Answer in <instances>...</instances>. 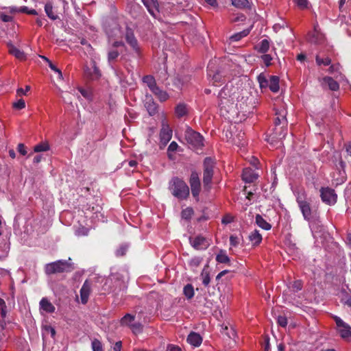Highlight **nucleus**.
I'll use <instances>...</instances> for the list:
<instances>
[{"label":"nucleus","mask_w":351,"mask_h":351,"mask_svg":"<svg viewBox=\"0 0 351 351\" xmlns=\"http://www.w3.org/2000/svg\"><path fill=\"white\" fill-rule=\"evenodd\" d=\"M248 93L239 90L232 84H226L219 93V106L221 111L224 110L227 113L235 112V109L246 112Z\"/></svg>","instance_id":"nucleus-1"},{"label":"nucleus","mask_w":351,"mask_h":351,"mask_svg":"<svg viewBox=\"0 0 351 351\" xmlns=\"http://www.w3.org/2000/svg\"><path fill=\"white\" fill-rule=\"evenodd\" d=\"M169 189L175 197L180 200L187 199L190 193L188 185L178 177H173L169 181Z\"/></svg>","instance_id":"nucleus-2"},{"label":"nucleus","mask_w":351,"mask_h":351,"mask_svg":"<svg viewBox=\"0 0 351 351\" xmlns=\"http://www.w3.org/2000/svg\"><path fill=\"white\" fill-rule=\"evenodd\" d=\"M215 162L210 158H206L204 161V189L208 191L211 187V182L213 176V168Z\"/></svg>","instance_id":"nucleus-3"},{"label":"nucleus","mask_w":351,"mask_h":351,"mask_svg":"<svg viewBox=\"0 0 351 351\" xmlns=\"http://www.w3.org/2000/svg\"><path fill=\"white\" fill-rule=\"evenodd\" d=\"M71 271V265L66 261L59 260L45 265V272L50 275Z\"/></svg>","instance_id":"nucleus-4"},{"label":"nucleus","mask_w":351,"mask_h":351,"mask_svg":"<svg viewBox=\"0 0 351 351\" xmlns=\"http://www.w3.org/2000/svg\"><path fill=\"white\" fill-rule=\"evenodd\" d=\"M185 138L187 143L195 149L201 148L204 145L203 136L198 132L187 129L185 132Z\"/></svg>","instance_id":"nucleus-5"},{"label":"nucleus","mask_w":351,"mask_h":351,"mask_svg":"<svg viewBox=\"0 0 351 351\" xmlns=\"http://www.w3.org/2000/svg\"><path fill=\"white\" fill-rule=\"evenodd\" d=\"M189 243L196 250H205L210 245V240L202 235L190 237Z\"/></svg>","instance_id":"nucleus-6"},{"label":"nucleus","mask_w":351,"mask_h":351,"mask_svg":"<svg viewBox=\"0 0 351 351\" xmlns=\"http://www.w3.org/2000/svg\"><path fill=\"white\" fill-rule=\"evenodd\" d=\"M320 196L323 202L328 205H333L337 202V194L329 187H322L320 189Z\"/></svg>","instance_id":"nucleus-7"},{"label":"nucleus","mask_w":351,"mask_h":351,"mask_svg":"<svg viewBox=\"0 0 351 351\" xmlns=\"http://www.w3.org/2000/svg\"><path fill=\"white\" fill-rule=\"evenodd\" d=\"M105 31L110 38H119L122 34L119 25L113 19L105 25Z\"/></svg>","instance_id":"nucleus-8"},{"label":"nucleus","mask_w":351,"mask_h":351,"mask_svg":"<svg viewBox=\"0 0 351 351\" xmlns=\"http://www.w3.org/2000/svg\"><path fill=\"white\" fill-rule=\"evenodd\" d=\"M334 319L341 337L348 340L351 337V327L337 316Z\"/></svg>","instance_id":"nucleus-9"},{"label":"nucleus","mask_w":351,"mask_h":351,"mask_svg":"<svg viewBox=\"0 0 351 351\" xmlns=\"http://www.w3.org/2000/svg\"><path fill=\"white\" fill-rule=\"evenodd\" d=\"M172 138V130L165 119L162 121V128L160 132V143L166 145Z\"/></svg>","instance_id":"nucleus-10"},{"label":"nucleus","mask_w":351,"mask_h":351,"mask_svg":"<svg viewBox=\"0 0 351 351\" xmlns=\"http://www.w3.org/2000/svg\"><path fill=\"white\" fill-rule=\"evenodd\" d=\"M189 182L193 196L198 199L200 192V180L197 172L191 173Z\"/></svg>","instance_id":"nucleus-11"},{"label":"nucleus","mask_w":351,"mask_h":351,"mask_svg":"<svg viewBox=\"0 0 351 351\" xmlns=\"http://www.w3.org/2000/svg\"><path fill=\"white\" fill-rule=\"evenodd\" d=\"M125 39L126 43L130 46L132 49L136 53H139L140 48L136 38L132 29L127 28L125 33Z\"/></svg>","instance_id":"nucleus-12"},{"label":"nucleus","mask_w":351,"mask_h":351,"mask_svg":"<svg viewBox=\"0 0 351 351\" xmlns=\"http://www.w3.org/2000/svg\"><path fill=\"white\" fill-rule=\"evenodd\" d=\"M91 292V283L88 280H85L80 291V300L83 304H86L88 302L90 294Z\"/></svg>","instance_id":"nucleus-13"},{"label":"nucleus","mask_w":351,"mask_h":351,"mask_svg":"<svg viewBox=\"0 0 351 351\" xmlns=\"http://www.w3.org/2000/svg\"><path fill=\"white\" fill-rule=\"evenodd\" d=\"M208 76L210 78V82H212L214 86H218L219 82L224 81L221 72H215L213 71L210 68V64H208Z\"/></svg>","instance_id":"nucleus-14"},{"label":"nucleus","mask_w":351,"mask_h":351,"mask_svg":"<svg viewBox=\"0 0 351 351\" xmlns=\"http://www.w3.org/2000/svg\"><path fill=\"white\" fill-rule=\"evenodd\" d=\"M258 173L251 168H245L243 171L242 178L245 182H253L258 178Z\"/></svg>","instance_id":"nucleus-15"},{"label":"nucleus","mask_w":351,"mask_h":351,"mask_svg":"<svg viewBox=\"0 0 351 351\" xmlns=\"http://www.w3.org/2000/svg\"><path fill=\"white\" fill-rule=\"evenodd\" d=\"M40 310L45 313H52L55 312L56 308L53 304L47 298H43L39 302Z\"/></svg>","instance_id":"nucleus-16"},{"label":"nucleus","mask_w":351,"mask_h":351,"mask_svg":"<svg viewBox=\"0 0 351 351\" xmlns=\"http://www.w3.org/2000/svg\"><path fill=\"white\" fill-rule=\"evenodd\" d=\"M145 106L149 115L153 116L157 112V105L151 96H146Z\"/></svg>","instance_id":"nucleus-17"},{"label":"nucleus","mask_w":351,"mask_h":351,"mask_svg":"<svg viewBox=\"0 0 351 351\" xmlns=\"http://www.w3.org/2000/svg\"><path fill=\"white\" fill-rule=\"evenodd\" d=\"M322 86H328V88L331 90H337L339 88V85L335 80L330 77H324L321 81Z\"/></svg>","instance_id":"nucleus-18"},{"label":"nucleus","mask_w":351,"mask_h":351,"mask_svg":"<svg viewBox=\"0 0 351 351\" xmlns=\"http://www.w3.org/2000/svg\"><path fill=\"white\" fill-rule=\"evenodd\" d=\"M248 239L251 242L252 245L256 247L261 243L263 237L258 230H254L250 232L248 235Z\"/></svg>","instance_id":"nucleus-19"},{"label":"nucleus","mask_w":351,"mask_h":351,"mask_svg":"<svg viewBox=\"0 0 351 351\" xmlns=\"http://www.w3.org/2000/svg\"><path fill=\"white\" fill-rule=\"evenodd\" d=\"M187 342L194 347H198L202 342V338L198 333L191 332L187 337Z\"/></svg>","instance_id":"nucleus-20"},{"label":"nucleus","mask_w":351,"mask_h":351,"mask_svg":"<svg viewBox=\"0 0 351 351\" xmlns=\"http://www.w3.org/2000/svg\"><path fill=\"white\" fill-rule=\"evenodd\" d=\"M298 206L302 213L304 219L306 221H310L312 217V211L309 202H306L298 205Z\"/></svg>","instance_id":"nucleus-21"},{"label":"nucleus","mask_w":351,"mask_h":351,"mask_svg":"<svg viewBox=\"0 0 351 351\" xmlns=\"http://www.w3.org/2000/svg\"><path fill=\"white\" fill-rule=\"evenodd\" d=\"M143 5L147 8L149 14L156 17L157 13L158 12V8L156 7V3L154 0H141Z\"/></svg>","instance_id":"nucleus-22"},{"label":"nucleus","mask_w":351,"mask_h":351,"mask_svg":"<svg viewBox=\"0 0 351 351\" xmlns=\"http://www.w3.org/2000/svg\"><path fill=\"white\" fill-rule=\"evenodd\" d=\"M232 5L239 9H251L252 2L251 0H230Z\"/></svg>","instance_id":"nucleus-23"},{"label":"nucleus","mask_w":351,"mask_h":351,"mask_svg":"<svg viewBox=\"0 0 351 351\" xmlns=\"http://www.w3.org/2000/svg\"><path fill=\"white\" fill-rule=\"evenodd\" d=\"M9 53L20 60H25L26 56L25 53L16 47L12 44H8Z\"/></svg>","instance_id":"nucleus-24"},{"label":"nucleus","mask_w":351,"mask_h":351,"mask_svg":"<svg viewBox=\"0 0 351 351\" xmlns=\"http://www.w3.org/2000/svg\"><path fill=\"white\" fill-rule=\"evenodd\" d=\"M280 79L276 75H269V88L273 93H277L279 90Z\"/></svg>","instance_id":"nucleus-25"},{"label":"nucleus","mask_w":351,"mask_h":351,"mask_svg":"<svg viewBox=\"0 0 351 351\" xmlns=\"http://www.w3.org/2000/svg\"><path fill=\"white\" fill-rule=\"evenodd\" d=\"M294 194L298 205L307 202V195L303 189L295 190Z\"/></svg>","instance_id":"nucleus-26"},{"label":"nucleus","mask_w":351,"mask_h":351,"mask_svg":"<svg viewBox=\"0 0 351 351\" xmlns=\"http://www.w3.org/2000/svg\"><path fill=\"white\" fill-rule=\"evenodd\" d=\"M201 278H202V284L205 286V287H208L210 284V272H209V270H208V265H206L202 271V273H201Z\"/></svg>","instance_id":"nucleus-27"},{"label":"nucleus","mask_w":351,"mask_h":351,"mask_svg":"<svg viewBox=\"0 0 351 351\" xmlns=\"http://www.w3.org/2000/svg\"><path fill=\"white\" fill-rule=\"evenodd\" d=\"M256 223L262 229L265 230H269L271 228V226L263 219L260 215L256 216Z\"/></svg>","instance_id":"nucleus-28"},{"label":"nucleus","mask_w":351,"mask_h":351,"mask_svg":"<svg viewBox=\"0 0 351 351\" xmlns=\"http://www.w3.org/2000/svg\"><path fill=\"white\" fill-rule=\"evenodd\" d=\"M216 261L219 263L229 264L230 259L223 250H221L216 256Z\"/></svg>","instance_id":"nucleus-29"},{"label":"nucleus","mask_w":351,"mask_h":351,"mask_svg":"<svg viewBox=\"0 0 351 351\" xmlns=\"http://www.w3.org/2000/svg\"><path fill=\"white\" fill-rule=\"evenodd\" d=\"M134 315H132L130 313H127L121 318L120 324L123 326H128L130 328L131 325L133 324L132 322L134 321Z\"/></svg>","instance_id":"nucleus-30"},{"label":"nucleus","mask_w":351,"mask_h":351,"mask_svg":"<svg viewBox=\"0 0 351 351\" xmlns=\"http://www.w3.org/2000/svg\"><path fill=\"white\" fill-rule=\"evenodd\" d=\"M276 115L277 117L275 120V130L277 131L278 130V125H279L281 123L282 121L286 119L287 112L285 109L277 110L276 112Z\"/></svg>","instance_id":"nucleus-31"},{"label":"nucleus","mask_w":351,"mask_h":351,"mask_svg":"<svg viewBox=\"0 0 351 351\" xmlns=\"http://www.w3.org/2000/svg\"><path fill=\"white\" fill-rule=\"evenodd\" d=\"M175 112L177 117H182L185 116L188 112L187 106L183 103L177 105L175 109Z\"/></svg>","instance_id":"nucleus-32"},{"label":"nucleus","mask_w":351,"mask_h":351,"mask_svg":"<svg viewBox=\"0 0 351 351\" xmlns=\"http://www.w3.org/2000/svg\"><path fill=\"white\" fill-rule=\"evenodd\" d=\"M269 46V41L267 39H263L256 46V49L260 53H265L268 51Z\"/></svg>","instance_id":"nucleus-33"},{"label":"nucleus","mask_w":351,"mask_h":351,"mask_svg":"<svg viewBox=\"0 0 351 351\" xmlns=\"http://www.w3.org/2000/svg\"><path fill=\"white\" fill-rule=\"evenodd\" d=\"M152 93L158 97L160 101H165L169 98L168 93L166 91L161 90L159 87L155 88Z\"/></svg>","instance_id":"nucleus-34"},{"label":"nucleus","mask_w":351,"mask_h":351,"mask_svg":"<svg viewBox=\"0 0 351 351\" xmlns=\"http://www.w3.org/2000/svg\"><path fill=\"white\" fill-rule=\"evenodd\" d=\"M188 81H189V77L186 76H185V77L178 76L173 80V85L175 86H176L178 89H182L184 87V86L185 84H186Z\"/></svg>","instance_id":"nucleus-35"},{"label":"nucleus","mask_w":351,"mask_h":351,"mask_svg":"<svg viewBox=\"0 0 351 351\" xmlns=\"http://www.w3.org/2000/svg\"><path fill=\"white\" fill-rule=\"evenodd\" d=\"M143 82L147 85L152 92L155 88H157L155 79L152 75H146L143 78Z\"/></svg>","instance_id":"nucleus-36"},{"label":"nucleus","mask_w":351,"mask_h":351,"mask_svg":"<svg viewBox=\"0 0 351 351\" xmlns=\"http://www.w3.org/2000/svg\"><path fill=\"white\" fill-rule=\"evenodd\" d=\"M257 80L261 89L269 88V77L267 78L265 74L261 73L258 76Z\"/></svg>","instance_id":"nucleus-37"},{"label":"nucleus","mask_w":351,"mask_h":351,"mask_svg":"<svg viewBox=\"0 0 351 351\" xmlns=\"http://www.w3.org/2000/svg\"><path fill=\"white\" fill-rule=\"evenodd\" d=\"M45 11L47 16L51 20H56L58 18V15L53 12V6L51 3H47L45 5Z\"/></svg>","instance_id":"nucleus-38"},{"label":"nucleus","mask_w":351,"mask_h":351,"mask_svg":"<svg viewBox=\"0 0 351 351\" xmlns=\"http://www.w3.org/2000/svg\"><path fill=\"white\" fill-rule=\"evenodd\" d=\"M203 261V258L200 256H194L193 258H191L189 262H188V264H189V266L192 269H196L197 267L199 266V265L201 264V263Z\"/></svg>","instance_id":"nucleus-39"},{"label":"nucleus","mask_w":351,"mask_h":351,"mask_svg":"<svg viewBox=\"0 0 351 351\" xmlns=\"http://www.w3.org/2000/svg\"><path fill=\"white\" fill-rule=\"evenodd\" d=\"M250 33L249 29H244L240 32L236 33L234 35L231 36L230 39L232 42H237L240 40L242 38L246 36Z\"/></svg>","instance_id":"nucleus-40"},{"label":"nucleus","mask_w":351,"mask_h":351,"mask_svg":"<svg viewBox=\"0 0 351 351\" xmlns=\"http://www.w3.org/2000/svg\"><path fill=\"white\" fill-rule=\"evenodd\" d=\"M184 295L187 299H191L194 296V289L192 285L187 284L183 289Z\"/></svg>","instance_id":"nucleus-41"},{"label":"nucleus","mask_w":351,"mask_h":351,"mask_svg":"<svg viewBox=\"0 0 351 351\" xmlns=\"http://www.w3.org/2000/svg\"><path fill=\"white\" fill-rule=\"evenodd\" d=\"M302 289V282L301 280L294 281L291 286L289 287V291L293 293L300 291Z\"/></svg>","instance_id":"nucleus-42"},{"label":"nucleus","mask_w":351,"mask_h":351,"mask_svg":"<svg viewBox=\"0 0 351 351\" xmlns=\"http://www.w3.org/2000/svg\"><path fill=\"white\" fill-rule=\"evenodd\" d=\"M194 213L193 209L191 207H187L183 209L181 213L182 218L185 220H190Z\"/></svg>","instance_id":"nucleus-43"},{"label":"nucleus","mask_w":351,"mask_h":351,"mask_svg":"<svg viewBox=\"0 0 351 351\" xmlns=\"http://www.w3.org/2000/svg\"><path fill=\"white\" fill-rule=\"evenodd\" d=\"M49 149H50V147H49V145L48 144V143L43 142V143L36 145L34 148V151L35 152H41L48 151V150H49Z\"/></svg>","instance_id":"nucleus-44"},{"label":"nucleus","mask_w":351,"mask_h":351,"mask_svg":"<svg viewBox=\"0 0 351 351\" xmlns=\"http://www.w3.org/2000/svg\"><path fill=\"white\" fill-rule=\"evenodd\" d=\"M87 75H89L91 80H97L101 76L100 71L99 69L93 64V71L87 72Z\"/></svg>","instance_id":"nucleus-45"},{"label":"nucleus","mask_w":351,"mask_h":351,"mask_svg":"<svg viewBox=\"0 0 351 351\" xmlns=\"http://www.w3.org/2000/svg\"><path fill=\"white\" fill-rule=\"evenodd\" d=\"M178 148V145L176 142L175 141H172L170 145H169L168 147V149H167V154H168V156L169 158H173V154L177 151Z\"/></svg>","instance_id":"nucleus-46"},{"label":"nucleus","mask_w":351,"mask_h":351,"mask_svg":"<svg viewBox=\"0 0 351 351\" xmlns=\"http://www.w3.org/2000/svg\"><path fill=\"white\" fill-rule=\"evenodd\" d=\"M179 8L181 10H189L192 8L190 0H177Z\"/></svg>","instance_id":"nucleus-47"},{"label":"nucleus","mask_w":351,"mask_h":351,"mask_svg":"<svg viewBox=\"0 0 351 351\" xmlns=\"http://www.w3.org/2000/svg\"><path fill=\"white\" fill-rule=\"evenodd\" d=\"M93 351H104L103 346L100 341L94 339L91 343Z\"/></svg>","instance_id":"nucleus-48"},{"label":"nucleus","mask_w":351,"mask_h":351,"mask_svg":"<svg viewBox=\"0 0 351 351\" xmlns=\"http://www.w3.org/2000/svg\"><path fill=\"white\" fill-rule=\"evenodd\" d=\"M130 328L134 334H139L143 330V325L141 323H133Z\"/></svg>","instance_id":"nucleus-49"},{"label":"nucleus","mask_w":351,"mask_h":351,"mask_svg":"<svg viewBox=\"0 0 351 351\" xmlns=\"http://www.w3.org/2000/svg\"><path fill=\"white\" fill-rule=\"evenodd\" d=\"M78 90L80 91V93H81V95L85 98L88 101H91L92 100V93L90 90L88 89H84V88H78Z\"/></svg>","instance_id":"nucleus-50"},{"label":"nucleus","mask_w":351,"mask_h":351,"mask_svg":"<svg viewBox=\"0 0 351 351\" xmlns=\"http://www.w3.org/2000/svg\"><path fill=\"white\" fill-rule=\"evenodd\" d=\"M119 55V53L118 52V51L117 49H110L109 51H108V62H111L112 61H114V60H116L118 56Z\"/></svg>","instance_id":"nucleus-51"},{"label":"nucleus","mask_w":351,"mask_h":351,"mask_svg":"<svg viewBox=\"0 0 351 351\" xmlns=\"http://www.w3.org/2000/svg\"><path fill=\"white\" fill-rule=\"evenodd\" d=\"M316 62L318 65L324 64L325 66H328L330 64L331 60L329 58H326L324 59H322L318 56H316Z\"/></svg>","instance_id":"nucleus-52"},{"label":"nucleus","mask_w":351,"mask_h":351,"mask_svg":"<svg viewBox=\"0 0 351 351\" xmlns=\"http://www.w3.org/2000/svg\"><path fill=\"white\" fill-rule=\"evenodd\" d=\"M13 108L17 110H21L25 108V102L23 99H19L13 104Z\"/></svg>","instance_id":"nucleus-53"},{"label":"nucleus","mask_w":351,"mask_h":351,"mask_svg":"<svg viewBox=\"0 0 351 351\" xmlns=\"http://www.w3.org/2000/svg\"><path fill=\"white\" fill-rule=\"evenodd\" d=\"M19 11L21 12H25L28 14H32V15H38V12L34 9H29L26 6H23L19 9Z\"/></svg>","instance_id":"nucleus-54"},{"label":"nucleus","mask_w":351,"mask_h":351,"mask_svg":"<svg viewBox=\"0 0 351 351\" xmlns=\"http://www.w3.org/2000/svg\"><path fill=\"white\" fill-rule=\"evenodd\" d=\"M240 243L239 238L236 235H231L230 237V244L232 247H237Z\"/></svg>","instance_id":"nucleus-55"},{"label":"nucleus","mask_w":351,"mask_h":351,"mask_svg":"<svg viewBox=\"0 0 351 351\" xmlns=\"http://www.w3.org/2000/svg\"><path fill=\"white\" fill-rule=\"evenodd\" d=\"M261 59L263 61V62L265 63V64L267 66H268L271 64V62L273 58L269 54H263L261 56Z\"/></svg>","instance_id":"nucleus-56"},{"label":"nucleus","mask_w":351,"mask_h":351,"mask_svg":"<svg viewBox=\"0 0 351 351\" xmlns=\"http://www.w3.org/2000/svg\"><path fill=\"white\" fill-rule=\"evenodd\" d=\"M294 2L302 9L306 8L308 5V1L307 0H294Z\"/></svg>","instance_id":"nucleus-57"},{"label":"nucleus","mask_w":351,"mask_h":351,"mask_svg":"<svg viewBox=\"0 0 351 351\" xmlns=\"http://www.w3.org/2000/svg\"><path fill=\"white\" fill-rule=\"evenodd\" d=\"M48 65H49V68L54 72H59V79L60 80L63 79V75H62V71L58 68H57L51 61L48 63Z\"/></svg>","instance_id":"nucleus-58"},{"label":"nucleus","mask_w":351,"mask_h":351,"mask_svg":"<svg viewBox=\"0 0 351 351\" xmlns=\"http://www.w3.org/2000/svg\"><path fill=\"white\" fill-rule=\"evenodd\" d=\"M88 230L84 227L79 228L75 231V234L77 236H86L88 234Z\"/></svg>","instance_id":"nucleus-59"},{"label":"nucleus","mask_w":351,"mask_h":351,"mask_svg":"<svg viewBox=\"0 0 351 351\" xmlns=\"http://www.w3.org/2000/svg\"><path fill=\"white\" fill-rule=\"evenodd\" d=\"M128 250V247L126 245H121L119 249L116 251V255L119 256H123L126 251Z\"/></svg>","instance_id":"nucleus-60"},{"label":"nucleus","mask_w":351,"mask_h":351,"mask_svg":"<svg viewBox=\"0 0 351 351\" xmlns=\"http://www.w3.org/2000/svg\"><path fill=\"white\" fill-rule=\"evenodd\" d=\"M232 221H233V217L229 215H227L225 217H223L221 220V223L225 225L230 223Z\"/></svg>","instance_id":"nucleus-61"},{"label":"nucleus","mask_w":351,"mask_h":351,"mask_svg":"<svg viewBox=\"0 0 351 351\" xmlns=\"http://www.w3.org/2000/svg\"><path fill=\"white\" fill-rule=\"evenodd\" d=\"M278 323L280 326L285 327L287 324V319L284 316H279L278 317Z\"/></svg>","instance_id":"nucleus-62"},{"label":"nucleus","mask_w":351,"mask_h":351,"mask_svg":"<svg viewBox=\"0 0 351 351\" xmlns=\"http://www.w3.org/2000/svg\"><path fill=\"white\" fill-rule=\"evenodd\" d=\"M17 150L23 156H25L27 154V150H26L25 146L23 143H19L18 145Z\"/></svg>","instance_id":"nucleus-63"},{"label":"nucleus","mask_w":351,"mask_h":351,"mask_svg":"<svg viewBox=\"0 0 351 351\" xmlns=\"http://www.w3.org/2000/svg\"><path fill=\"white\" fill-rule=\"evenodd\" d=\"M0 19L3 22H10L12 21V16L3 13L0 14Z\"/></svg>","instance_id":"nucleus-64"}]
</instances>
